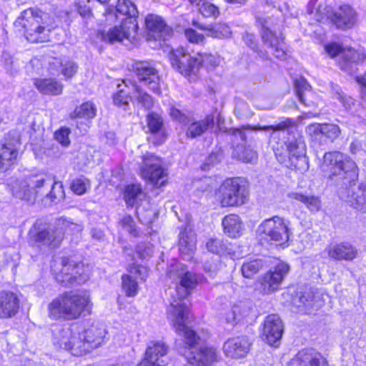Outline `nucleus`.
Segmentation results:
<instances>
[{
	"instance_id": "1",
	"label": "nucleus",
	"mask_w": 366,
	"mask_h": 366,
	"mask_svg": "<svg viewBox=\"0 0 366 366\" xmlns=\"http://www.w3.org/2000/svg\"><path fill=\"white\" fill-rule=\"evenodd\" d=\"M270 131L269 144L279 162L285 163L288 158L290 164L295 169L302 171L308 169L306 157V145L302 134L298 132L295 122L290 119H284L278 124L265 127L242 126L233 130L232 136L239 138L243 144H238L234 149L232 156L244 162H253L257 158L255 151L250 147H246V136L244 130Z\"/></svg>"
},
{
	"instance_id": "2",
	"label": "nucleus",
	"mask_w": 366,
	"mask_h": 366,
	"mask_svg": "<svg viewBox=\"0 0 366 366\" xmlns=\"http://www.w3.org/2000/svg\"><path fill=\"white\" fill-rule=\"evenodd\" d=\"M206 281H179L175 290L170 292L169 304L167 308V319L176 332L183 337L186 345L184 353L187 359L185 366H207L216 360V350L213 347H199L200 338L187 326L189 317V306L186 299L198 284Z\"/></svg>"
},
{
	"instance_id": "3",
	"label": "nucleus",
	"mask_w": 366,
	"mask_h": 366,
	"mask_svg": "<svg viewBox=\"0 0 366 366\" xmlns=\"http://www.w3.org/2000/svg\"><path fill=\"white\" fill-rule=\"evenodd\" d=\"M107 331L102 323L73 324L54 332V343L74 356H83L105 343Z\"/></svg>"
},
{
	"instance_id": "4",
	"label": "nucleus",
	"mask_w": 366,
	"mask_h": 366,
	"mask_svg": "<svg viewBox=\"0 0 366 366\" xmlns=\"http://www.w3.org/2000/svg\"><path fill=\"white\" fill-rule=\"evenodd\" d=\"M107 20H120L119 26H115L107 32H102L103 41L109 43L123 42L124 40L135 44L137 39L138 25L137 17L138 11L136 6L129 0H118L116 10L108 7L104 13Z\"/></svg>"
},
{
	"instance_id": "5",
	"label": "nucleus",
	"mask_w": 366,
	"mask_h": 366,
	"mask_svg": "<svg viewBox=\"0 0 366 366\" xmlns=\"http://www.w3.org/2000/svg\"><path fill=\"white\" fill-rule=\"evenodd\" d=\"M93 304L87 291L66 292L48 305L49 317L54 320H73L92 313Z\"/></svg>"
},
{
	"instance_id": "6",
	"label": "nucleus",
	"mask_w": 366,
	"mask_h": 366,
	"mask_svg": "<svg viewBox=\"0 0 366 366\" xmlns=\"http://www.w3.org/2000/svg\"><path fill=\"white\" fill-rule=\"evenodd\" d=\"M15 25L24 29V35L29 41L37 43L49 39V34L56 26V22L54 18L47 13L29 8L21 12Z\"/></svg>"
},
{
	"instance_id": "7",
	"label": "nucleus",
	"mask_w": 366,
	"mask_h": 366,
	"mask_svg": "<svg viewBox=\"0 0 366 366\" xmlns=\"http://www.w3.org/2000/svg\"><path fill=\"white\" fill-rule=\"evenodd\" d=\"M320 169L325 177L335 182H350L357 177L356 163L349 156L340 152L325 153Z\"/></svg>"
},
{
	"instance_id": "8",
	"label": "nucleus",
	"mask_w": 366,
	"mask_h": 366,
	"mask_svg": "<svg viewBox=\"0 0 366 366\" xmlns=\"http://www.w3.org/2000/svg\"><path fill=\"white\" fill-rule=\"evenodd\" d=\"M292 234L290 222L280 216L263 220L256 229L257 237L262 244H275L284 247L289 246Z\"/></svg>"
},
{
	"instance_id": "9",
	"label": "nucleus",
	"mask_w": 366,
	"mask_h": 366,
	"mask_svg": "<svg viewBox=\"0 0 366 366\" xmlns=\"http://www.w3.org/2000/svg\"><path fill=\"white\" fill-rule=\"evenodd\" d=\"M214 197L222 207H237L248 202L249 191L243 179L227 178L216 189Z\"/></svg>"
},
{
	"instance_id": "10",
	"label": "nucleus",
	"mask_w": 366,
	"mask_h": 366,
	"mask_svg": "<svg viewBox=\"0 0 366 366\" xmlns=\"http://www.w3.org/2000/svg\"><path fill=\"white\" fill-rule=\"evenodd\" d=\"M51 270L56 280L64 286L81 285L89 279V269L82 263H76L64 257L52 260Z\"/></svg>"
},
{
	"instance_id": "11",
	"label": "nucleus",
	"mask_w": 366,
	"mask_h": 366,
	"mask_svg": "<svg viewBox=\"0 0 366 366\" xmlns=\"http://www.w3.org/2000/svg\"><path fill=\"white\" fill-rule=\"evenodd\" d=\"M168 56L172 68L189 81H196L199 79L201 62L198 53L192 56L184 47H178L172 49Z\"/></svg>"
},
{
	"instance_id": "12",
	"label": "nucleus",
	"mask_w": 366,
	"mask_h": 366,
	"mask_svg": "<svg viewBox=\"0 0 366 366\" xmlns=\"http://www.w3.org/2000/svg\"><path fill=\"white\" fill-rule=\"evenodd\" d=\"M170 115L175 120L182 123L186 127V136L188 138H196L207 132L214 125V117L207 115L204 119L197 120L187 117L176 108L170 109Z\"/></svg>"
},
{
	"instance_id": "13",
	"label": "nucleus",
	"mask_w": 366,
	"mask_h": 366,
	"mask_svg": "<svg viewBox=\"0 0 366 366\" xmlns=\"http://www.w3.org/2000/svg\"><path fill=\"white\" fill-rule=\"evenodd\" d=\"M140 174L143 179L157 187L162 186L167 177V172L162 167V159L149 153L142 157Z\"/></svg>"
},
{
	"instance_id": "14",
	"label": "nucleus",
	"mask_w": 366,
	"mask_h": 366,
	"mask_svg": "<svg viewBox=\"0 0 366 366\" xmlns=\"http://www.w3.org/2000/svg\"><path fill=\"white\" fill-rule=\"evenodd\" d=\"M290 271L288 264L280 262L266 272L259 280L257 290L262 295H270L280 289L281 284Z\"/></svg>"
},
{
	"instance_id": "15",
	"label": "nucleus",
	"mask_w": 366,
	"mask_h": 366,
	"mask_svg": "<svg viewBox=\"0 0 366 366\" xmlns=\"http://www.w3.org/2000/svg\"><path fill=\"white\" fill-rule=\"evenodd\" d=\"M20 145L19 132L16 130L9 132L5 142L0 144V172L8 170L16 163Z\"/></svg>"
},
{
	"instance_id": "16",
	"label": "nucleus",
	"mask_w": 366,
	"mask_h": 366,
	"mask_svg": "<svg viewBox=\"0 0 366 366\" xmlns=\"http://www.w3.org/2000/svg\"><path fill=\"white\" fill-rule=\"evenodd\" d=\"M42 184L43 174L29 176L15 182L12 186V194L16 198L31 202L40 196Z\"/></svg>"
},
{
	"instance_id": "17",
	"label": "nucleus",
	"mask_w": 366,
	"mask_h": 366,
	"mask_svg": "<svg viewBox=\"0 0 366 366\" xmlns=\"http://www.w3.org/2000/svg\"><path fill=\"white\" fill-rule=\"evenodd\" d=\"M168 345L162 340H152L147 343L144 358L137 366H167Z\"/></svg>"
},
{
	"instance_id": "18",
	"label": "nucleus",
	"mask_w": 366,
	"mask_h": 366,
	"mask_svg": "<svg viewBox=\"0 0 366 366\" xmlns=\"http://www.w3.org/2000/svg\"><path fill=\"white\" fill-rule=\"evenodd\" d=\"M149 274L147 267L133 264L128 269V274L122 277V290L127 297H135L139 292L137 280L144 281Z\"/></svg>"
},
{
	"instance_id": "19",
	"label": "nucleus",
	"mask_w": 366,
	"mask_h": 366,
	"mask_svg": "<svg viewBox=\"0 0 366 366\" xmlns=\"http://www.w3.org/2000/svg\"><path fill=\"white\" fill-rule=\"evenodd\" d=\"M133 69L142 83L148 86L149 89L154 93L160 94L159 78L157 71L149 62H136Z\"/></svg>"
},
{
	"instance_id": "20",
	"label": "nucleus",
	"mask_w": 366,
	"mask_h": 366,
	"mask_svg": "<svg viewBox=\"0 0 366 366\" xmlns=\"http://www.w3.org/2000/svg\"><path fill=\"white\" fill-rule=\"evenodd\" d=\"M283 324L277 315L266 317L263 323V340L271 346L278 347L283 334Z\"/></svg>"
},
{
	"instance_id": "21",
	"label": "nucleus",
	"mask_w": 366,
	"mask_h": 366,
	"mask_svg": "<svg viewBox=\"0 0 366 366\" xmlns=\"http://www.w3.org/2000/svg\"><path fill=\"white\" fill-rule=\"evenodd\" d=\"M256 317L254 305L249 300H241L232 305L231 310L226 314L227 322L236 325L252 320Z\"/></svg>"
},
{
	"instance_id": "22",
	"label": "nucleus",
	"mask_w": 366,
	"mask_h": 366,
	"mask_svg": "<svg viewBox=\"0 0 366 366\" xmlns=\"http://www.w3.org/2000/svg\"><path fill=\"white\" fill-rule=\"evenodd\" d=\"M262 37L264 43L268 46L270 52L280 60H286L289 53L284 43L282 34L279 36L267 27L262 29Z\"/></svg>"
},
{
	"instance_id": "23",
	"label": "nucleus",
	"mask_w": 366,
	"mask_h": 366,
	"mask_svg": "<svg viewBox=\"0 0 366 366\" xmlns=\"http://www.w3.org/2000/svg\"><path fill=\"white\" fill-rule=\"evenodd\" d=\"M251 342L246 336L235 337L227 340L223 351L228 357L239 359L244 357L249 352Z\"/></svg>"
},
{
	"instance_id": "24",
	"label": "nucleus",
	"mask_w": 366,
	"mask_h": 366,
	"mask_svg": "<svg viewBox=\"0 0 366 366\" xmlns=\"http://www.w3.org/2000/svg\"><path fill=\"white\" fill-rule=\"evenodd\" d=\"M290 366H329V365L320 352L313 349H304L290 360Z\"/></svg>"
},
{
	"instance_id": "25",
	"label": "nucleus",
	"mask_w": 366,
	"mask_h": 366,
	"mask_svg": "<svg viewBox=\"0 0 366 366\" xmlns=\"http://www.w3.org/2000/svg\"><path fill=\"white\" fill-rule=\"evenodd\" d=\"M295 88L300 102L306 107H319L321 99L311 91L310 86L305 79L300 77L295 80Z\"/></svg>"
},
{
	"instance_id": "26",
	"label": "nucleus",
	"mask_w": 366,
	"mask_h": 366,
	"mask_svg": "<svg viewBox=\"0 0 366 366\" xmlns=\"http://www.w3.org/2000/svg\"><path fill=\"white\" fill-rule=\"evenodd\" d=\"M357 13L349 5L340 6L332 16V21L338 29H345L352 28L357 21Z\"/></svg>"
},
{
	"instance_id": "27",
	"label": "nucleus",
	"mask_w": 366,
	"mask_h": 366,
	"mask_svg": "<svg viewBox=\"0 0 366 366\" xmlns=\"http://www.w3.org/2000/svg\"><path fill=\"white\" fill-rule=\"evenodd\" d=\"M145 25L149 31L148 36L155 40L166 39L170 29L162 19L157 15L149 14L145 19Z\"/></svg>"
},
{
	"instance_id": "28",
	"label": "nucleus",
	"mask_w": 366,
	"mask_h": 366,
	"mask_svg": "<svg viewBox=\"0 0 366 366\" xmlns=\"http://www.w3.org/2000/svg\"><path fill=\"white\" fill-rule=\"evenodd\" d=\"M39 191L40 197L45 196L51 202L60 201L64 197L63 184L46 175H43V184Z\"/></svg>"
},
{
	"instance_id": "29",
	"label": "nucleus",
	"mask_w": 366,
	"mask_h": 366,
	"mask_svg": "<svg viewBox=\"0 0 366 366\" xmlns=\"http://www.w3.org/2000/svg\"><path fill=\"white\" fill-rule=\"evenodd\" d=\"M19 309V300L11 292L0 293V318L7 319L15 316Z\"/></svg>"
},
{
	"instance_id": "30",
	"label": "nucleus",
	"mask_w": 366,
	"mask_h": 366,
	"mask_svg": "<svg viewBox=\"0 0 366 366\" xmlns=\"http://www.w3.org/2000/svg\"><path fill=\"white\" fill-rule=\"evenodd\" d=\"M64 238V233L61 229L49 228L40 231L35 237V241L43 246L56 247L59 245Z\"/></svg>"
},
{
	"instance_id": "31",
	"label": "nucleus",
	"mask_w": 366,
	"mask_h": 366,
	"mask_svg": "<svg viewBox=\"0 0 366 366\" xmlns=\"http://www.w3.org/2000/svg\"><path fill=\"white\" fill-rule=\"evenodd\" d=\"M49 69L52 75H58L60 72L65 78L69 79L76 72L77 66L68 59L54 58L49 62Z\"/></svg>"
},
{
	"instance_id": "32",
	"label": "nucleus",
	"mask_w": 366,
	"mask_h": 366,
	"mask_svg": "<svg viewBox=\"0 0 366 366\" xmlns=\"http://www.w3.org/2000/svg\"><path fill=\"white\" fill-rule=\"evenodd\" d=\"M145 197V194L143 192L142 187L139 184H129L125 187L124 192V198L126 204L129 207H137V214L140 220V208L139 207V202Z\"/></svg>"
},
{
	"instance_id": "33",
	"label": "nucleus",
	"mask_w": 366,
	"mask_h": 366,
	"mask_svg": "<svg viewBox=\"0 0 366 366\" xmlns=\"http://www.w3.org/2000/svg\"><path fill=\"white\" fill-rule=\"evenodd\" d=\"M287 197L291 200L300 202L312 212H318L322 207L320 198L317 196L300 192H291L288 193Z\"/></svg>"
},
{
	"instance_id": "34",
	"label": "nucleus",
	"mask_w": 366,
	"mask_h": 366,
	"mask_svg": "<svg viewBox=\"0 0 366 366\" xmlns=\"http://www.w3.org/2000/svg\"><path fill=\"white\" fill-rule=\"evenodd\" d=\"M224 232L229 237L237 238L242 234L243 223L240 217L234 214H230L222 219Z\"/></svg>"
},
{
	"instance_id": "35",
	"label": "nucleus",
	"mask_w": 366,
	"mask_h": 366,
	"mask_svg": "<svg viewBox=\"0 0 366 366\" xmlns=\"http://www.w3.org/2000/svg\"><path fill=\"white\" fill-rule=\"evenodd\" d=\"M357 254V251L349 243H340L330 245L328 255L335 259L352 260Z\"/></svg>"
},
{
	"instance_id": "36",
	"label": "nucleus",
	"mask_w": 366,
	"mask_h": 366,
	"mask_svg": "<svg viewBox=\"0 0 366 366\" xmlns=\"http://www.w3.org/2000/svg\"><path fill=\"white\" fill-rule=\"evenodd\" d=\"M196 249V240L192 233L189 234L186 231L180 233L179 252L182 258L185 260H190Z\"/></svg>"
},
{
	"instance_id": "37",
	"label": "nucleus",
	"mask_w": 366,
	"mask_h": 366,
	"mask_svg": "<svg viewBox=\"0 0 366 366\" xmlns=\"http://www.w3.org/2000/svg\"><path fill=\"white\" fill-rule=\"evenodd\" d=\"M325 297H328L327 295H324L320 292L315 294L311 291L304 292L300 297V302L306 310H318L322 307L325 302Z\"/></svg>"
},
{
	"instance_id": "38",
	"label": "nucleus",
	"mask_w": 366,
	"mask_h": 366,
	"mask_svg": "<svg viewBox=\"0 0 366 366\" xmlns=\"http://www.w3.org/2000/svg\"><path fill=\"white\" fill-rule=\"evenodd\" d=\"M366 59V53L363 48L359 47L357 49L347 48L343 51V62H340L342 69L348 71L350 63H357L363 61Z\"/></svg>"
},
{
	"instance_id": "39",
	"label": "nucleus",
	"mask_w": 366,
	"mask_h": 366,
	"mask_svg": "<svg viewBox=\"0 0 366 366\" xmlns=\"http://www.w3.org/2000/svg\"><path fill=\"white\" fill-rule=\"evenodd\" d=\"M34 84L44 94L58 95L62 92V84L52 79H36Z\"/></svg>"
},
{
	"instance_id": "40",
	"label": "nucleus",
	"mask_w": 366,
	"mask_h": 366,
	"mask_svg": "<svg viewBox=\"0 0 366 366\" xmlns=\"http://www.w3.org/2000/svg\"><path fill=\"white\" fill-rule=\"evenodd\" d=\"M200 29L205 31V34L208 36L212 38L222 39L227 38L231 35V29L226 24L218 23L212 25H197L195 24Z\"/></svg>"
},
{
	"instance_id": "41",
	"label": "nucleus",
	"mask_w": 366,
	"mask_h": 366,
	"mask_svg": "<svg viewBox=\"0 0 366 366\" xmlns=\"http://www.w3.org/2000/svg\"><path fill=\"white\" fill-rule=\"evenodd\" d=\"M129 84H131L132 89V96H130V99L147 109H151L154 104V101L152 97L144 92L141 88L136 84V83L129 81Z\"/></svg>"
},
{
	"instance_id": "42",
	"label": "nucleus",
	"mask_w": 366,
	"mask_h": 366,
	"mask_svg": "<svg viewBox=\"0 0 366 366\" xmlns=\"http://www.w3.org/2000/svg\"><path fill=\"white\" fill-rule=\"evenodd\" d=\"M206 247L210 252L219 255H232L233 249L229 247L227 242L222 239L211 238L206 244Z\"/></svg>"
},
{
	"instance_id": "43",
	"label": "nucleus",
	"mask_w": 366,
	"mask_h": 366,
	"mask_svg": "<svg viewBox=\"0 0 366 366\" xmlns=\"http://www.w3.org/2000/svg\"><path fill=\"white\" fill-rule=\"evenodd\" d=\"M130 81H122V84L118 85L119 91L114 94L113 101L114 104L117 107H123L124 109H126V107L128 106V100L130 97H129L128 94L130 91H132L131 84H129Z\"/></svg>"
},
{
	"instance_id": "44",
	"label": "nucleus",
	"mask_w": 366,
	"mask_h": 366,
	"mask_svg": "<svg viewBox=\"0 0 366 366\" xmlns=\"http://www.w3.org/2000/svg\"><path fill=\"white\" fill-rule=\"evenodd\" d=\"M97 109L91 102L83 103L71 113V118L92 119L96 116Z\"/></svg>"
},
{
	"instance_id": "45",
	"label": "nucleus",
	"mask_w": 366,
	"mask_h": 366,
	"mask_svg": "<svg viewBox=\"0 0 366 366\" xmlns=\"http://www.w3.org/2000/svg\"><path fill=\"white\" fill-rule=\"evenodd\" d=\"M70 188L76 195H82L89 189L90 182L84 177H79L71 182Z\"/></svg>"
},
{
	"instance_id": "46",
	"label": "nucleus",
	"mask_w": 366,
	"mask_h": 366,
	"mask_svg": "<svg viewBox=\"0 0 366 366\" xmlns=\"http://www.w3.org/2000/svg\"><path fill=\"white\" fill-rule=\"evenodd\" d=\"M263 264L259 259L244 262L242 266V274L246 278H251L262 267Z\"/></svg>"
},
{
	"instance_id": "47",
	"label": "nucleus",
	"mask_w": 366,
	"mask_h": 366,
	"mask_svg": "<svg viewBox=\"0 0 366 366\" xmlns=\"http://www.w3.org/2000/svg\"><path fill=\"white\" fill-rule=\"evenodd\" d=\"M199 54V61L201 62V66H204L207 69H214L220 63V57L217 54Z\"/></svg>"
},
{
	"instance_id": "48",
	"label": "nucleus",
	"mask_w": 366,
	"mask_h": 366,
	"mask_svg": "<svg viewBox=\"0 0 366 366\" xmlns=\"http://www.w3.org/2000/svg\"><path fill=\"white\" fill-rule=\"evenodd\" d=\"M355 202L352 204L354 207L364 212H366V187H360L353 194Z\"/></svg>"
},
{
	"instance_id": "49",
	"label": "nucleus",
	"mask_w": 366,
	"mask_h": 366,
	"mask_svg": "<svg viewBox=\"0 0 366 366\" xmlns=\"http://www.w3.org/2000/svg\"><path fill=\"white\" fill-rule=\"evenodd\" d=\"M162 119L157 114L149 113L147 115V126L152 134L159 133L162 129Z\"/></svg>"
},
{
	"instance_id": "50",
	"label": "nucleus",
	"mask_w": 366,
	"mask_h": 366,
	"mask_svg": "<svg viewBox=\"0 0 366 366\" xmlns=\"http://www.w3.org/2000/svg\"><path fill=\"white\" fill-rule=\"evenodd\" d=\"M199 6V12L205 17H217L219 14V9L206 0L203 1Z\"/></svg>"
},
{
	"instance_id": "51",
	"label": "nucleus",
	"mask_w": 366,
	"mask_h": 366,
	"mask_svg": "<svg viewBox=\"0 0 366 366\" xmlns=\"http://www.w3.org/2000/svg\"><path fill=\"white\" fill-rule=\"evenodd\" d=\"M58 226L60 227L61 231L65 230L67 233H79L83 229L81 224L71 222L65 219H60L58 222Z\"/></svg>"
},
{
	"instance_id": "52",
	"label": "nucleus",
	"mask_w": 366,
	"mask_h": 366,
	"mask_svg": "<svg viewBox=\"0 0 366 366\" xmlns=\"http://www.w3.org/2000/svg\"><path fill=\"white\" fill-rule=\"evenodd\" d=\"M340 134V127L334 124H323L322 138L325 137L332 141L337 139Z\"/></svg>"
},
{
	"instance_id": "53",
	"label": "nucleus",
	"mask_w": 366,
	"mask_h": 366,
	"mask_svg": "<svg viewBox=\"0 0 366 366\" xmlns=\"http://www.w3.org/2000/svg\"><path fill=\"white\" fill-rule=\"evenodd\" d=\"M325 51L332 58L340 56L343 59V51L347 49H343L342 46L337 43L328 44L325 46Z\"/></svg>"
},
{
	"instance_id": "54",
	"label": "nucleus",
	"mask_w": 366,
	"mask_h": 366,
	"mask_svg": "<svg viewBox=\"0 0 366 366\" xmlns=\"http://www.w3.org/2000/svg\"><path fill=\"white\" fill-rule=\"evenodd\" d=\"M122 228L133 236L137 235L135 224L133 219L130 216H125L119 222Z\"/></svg>"
},
{
	"instance_id": "55",
	"label": "nucleus",
	"mask_w": 366,
	"mask_h": 366,
	"mask_svg": "<svg viewBox=\"0 0 366 366\" xmlns=\"http://www.w3.org/2000/svg\"><path fill=\"white\" fill-rule=\"evenodd\" d=\"M322 131L323 124H311L306 128L307 134L317 140L322 138Z\"/></svg>"
},
{
	"instance_id": "56",
	"label": "nucleus",
	"mask_w": 366,
	"mask_h": 366,
	"mask_svg": "<svg viewBox=\"0 0 366 366\" xmlns=\"http://www.w3.org/2000/svg\"><path fill=\"white\" fill-rule=\"evenodd\" d=\"M184 35L187 39L193 44H202L204 41V35L193 29H187Z\"/></svg>"
},
{
	"instance_id": "57",
	"label": "nucleus",
	"mask_w": 366,
	"mask_h": 366,
	"mask_svg": "<svg viewBox=\"0 0 366 366\" xmlns=\"http://www.w3.org/2000/svg\"><path fill=\"white\" fill-rule=\"evenodd\" d=\"M70 131L67 128H61L59 130L56 131L54 134L55 139L57 142H59L62 146L66 147L69 144L70 141L69 139V134Z\"/></svg>"
},
{
	"instance_id": "58",
	"label": "nucleus",
	"mask_w": 366,
	"mask_h": 366,
	"mask_svg": "<svg viewBox=\"0 0 366 366\" xmlns=\"http://www.w3.org/2000/svg\"><path fill=\"white\" fill-rule=\"evenodd\" d=\"M335 98L337 99L346 109L350 108L354 104L352 98L345 95L342 91L337 90Z\"/></svg>"
},
{
	"instance_id": "59",
	"label": "nucleus",
	"mask_w": 366,
	"mask_h": 366,
	"mask_svg": "<svg viewBox=\"0 0 366 366\" xmlns=\"http://www.w3.org/2000/svg\"><path fill=\"white\" fill-rule=\"evenodd\" d=\"M356 81L360 86L362 97L366 99V74L362 76H357Z\"/></svg>"
},
{
	"instance_id": "60",
	"label": "nucleus",
	"mask_w": 366,
	"mask_h": 366,
	"mask_svg": "<svg viewBox=\"0 0 366 366\" xmlns=\"http://www.w3.org/2000/svg\"><path fill=\"white\" fill-rule=\"evenodd\" d=\"M360 142L358 141H354L350 144V150L352 153L356 154L359 151Z\"/></svg>"
},
{
	"instance_id": "61",
	"label": "nucleus",
	"mask_w": 366,
	"mask_h": 366,
	"mask_svg": "<svg viewBox=\"0 0 366 366\" xmlns=\"http://www.w3.org/2000/svg\"><path fill=\"white\" fill-rule=\"evenodd\" d=\"M227 2L229 3H232V4H244L246 3V1L247 0H226Z\"/></svg>"
},
{
	"instance_id": "62",
	"label": "nucleus",
	"mask_w": 366,
	"mask_h": 366,
	"mask_svg": "<svg viewBox=\"0 0 366 366\" xmlns=\"http://www.w3.org/2000/svg\"><path fill=\"white\" fill-rule=\"evenodd\" d=\"M216 159V156H215V155H214V154L211 155V156L209 157V159H208V160H207V162L204 165V167H203L202 169H205V167H206L207 164H212V162H213V159Z\"/></svg>"
},
{
	"instance_id": "63",
	"label": "nucleus",
	"mask_w": 366,
	"mask_h": 366,
	"mask_svg": "<svg viewBox=\"0 0 366 366\" xmlns=\"http://www.w3.org/2000/svg\"><path fill=\"white\" fill-rule=\"evenodd\" d=\"M150 255H151V252H150V251L147 252L145 254H144V253H142V254H140L141 257H142V258H144H144H146L147 257L150 256Z\"/></svg>"
},
{
	"instance_id": "64",
	"label": "nucleus",
	"mask_w": 366,
	"mask_h": 366,
	"mask_svg": "<svg viewBox=\"0 0 366 366\" xmlns=\"http://www.w3.org/2000/svg\"><path fill=\"white\" fill-rule=\"evenodd\" d=\"M320 114V112H315V113H313V112H310V113L308 114V117H317Z\"/></svg>"
}]
</instances>
